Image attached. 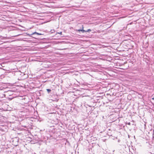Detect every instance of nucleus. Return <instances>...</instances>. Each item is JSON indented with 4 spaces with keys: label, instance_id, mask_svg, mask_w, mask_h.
I'll return each instance as SVG.
<instances>
[{
    "label": "nucleus",
    "instance_id": "f257e3e1",
    "mask_svg": "<svg viewBox=\"0 0 154 154\" xmlns=\"http://www.w3.org/2000/svg\"><path fill=\"white\" fill-rule=\"evenodd\" d=\"M75 31L77 32L81 31L83 33H84V32H85V30H81V29H76Z\"/></svg>",
    "mask_w": 154,
    "mask_h": 154
},
{
    "label": "nucleus",
    "instance_id": "0eeeda50",
    "mask_svg": "<svg viewBox=\"0 0 154 154\" xmlns=\"http://www.w3.org/2000/svg\"><path fill=\"white\" fill-rule=\"evenodd\" d=\"M152 99L154 100V98H152Z\"/></svg>",
    "mask_w": 154,
    "mask_h": 154
},
{
    "label": "nucleus",
    "instance_id": "20e7f679",
    "mask_svg": "<svg viewBox=\"0 0 154 154\" xmlns=\"http://www.w3.org/2000/svg\"><path fill=\"white\" fill-rule=\"evenodd\" d=\"M36 34L38 35H42L41 34L38 33L37 32H34L33 33V34Z\"/></svg>",
    "mask_w": 154,
    "mask_h": 154
},
{
    "label": "nucleus",
    "instance_id": "6e6552de",
    "mask_svg": "<svg viewBox=\"0 0 154 154\" xmlns=\"http://www.w3.org/2000/svg\"><path fill=\"white\" fill-rule=\"evenodd\" d=\"M128 124H129V125H130V123H128Z\"/></svg>",
    "mask_w": 154,
    "mask_h": 154
},
{
    "label": "nucleus",
    "instance_id": "7ed1b4c3",
    "mask_svg": "<svg viewBox=\"0 0 154 154\" xmlns=\"http://www.w3.org/2000/svg\"><path fill=\"white\" fill-rule=\"evenodd\" d=\"M91 31V30L90 29H89L87 30H85V32H90Z\"/></svg>",
    "mask_w": 154,
    "mask_h": 154
},
{
    "label": "nucleus",
    "instance_id": "423d86ee",
    "mask_svg": "<svg viewBox=\"0 0 154 154\" xmlns=\"http://www.w3.org/2000/svg\"><path fill=\"white\" fill-rule=\"evenodd\" d=\"M58 33L59 34H60L61 35H62V32H58Z\"/></svg>",
    "mask_w": 154,
    "mask_h": 154
},
{
    "label": "nucleus",
    "instance_id": "39448f33",
    "mask_svg": "<svg viewBox=\"0 0 154 154\" xmlns=\"http://www.w3.org/2000/svg\"><path fill=\"white\" fill-rule=\"evenodd\" d=\"M83 29H84V27H83V26L82 25V27L81 28V30H84Z\"/></svg>",
    "mask_w": 154,
    "mask_h": 154
},
{
    "label": "nucleus",
    "instance_id": "f03ea898",
    "mask_svg": "<svg viewBox=\"0 0 154 154\" xmlns=\"http://www.w3.org/2000/svg\"><path fill=\"white\" fill-rule=\"evenodd\" d=\"M46 90L48 93H49L51 91V90L50 89H47Z\"/></svg>",
    "mask_w": 154,
    "mask_h": 154
}]
</instances>
